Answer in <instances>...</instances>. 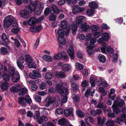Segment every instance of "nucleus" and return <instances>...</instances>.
<instances>
[{"label": "nucleus", "instance_id": "obj_38", "mask_svg": "<svg viewBox=\"0 0 126 126\" xmlns=\"http://www.w3.org/2000/svg\"><path fill=\"white\" fill-rule=\"evenodd\" d=\"M75 66L76 69L79 70L82 69L83 68V66L78 62H77L75 63Z\"/></svg>", "mask_w": 126, "mask_h": 126}, {"label": "nucleus", "instance_id": "obj_8", "mask_svg": "<svg viewBox=\"0 0 126 126\" xmlns=\"http://www.w3.org/2000/svg\"><path fill=\"white\" fill-rule=\"evenodd\" d=\"M69 29H67V31L65 33V35L67 36L69 34V30H72V33L73 34H75L76 33L77 30V26L76 25H71L69 26Z\"/></svg>", "mask_w": 126, "mask_h": 126}, {"label": "nucleus", "instance_id": "obj_17", "mask_svg": "<svg viewBox=\"0 0 126 126\" xmlns=\"http://www.w3.org/2000/svg\"><path fill=\"white\" fill-rule=\"evenodd\" d=\"M28 24L31 25H34L37 23L36 19L34 17L30 18L27 22Z\"/></svg>", "mask_w": 126, "mask_h": 126}, {"label": "nucleus", "instance_id": "obj_33", "mask_svg": "<svg viewBox=\"0 0 126 126\" xmlns=\"http://www.w3.org/2000/svg\"><path fill=\"white\" fill-rule=\"evenodd\" d=\"M96 41V39L94 38H92L90 40V45L89 46L91 47L92 48H93L95 47L94 44Z\"/></svg>", "mask_w": 126, "mask_h": 126}, {"label": "nucleus", "instance_id": "obj_45", "mask_svg": "<svg viewBox=\"0 0 126 126\" xmlns=\"http://www.w3.org/2000/svg\"><path fill=\"white\" fill-rule=\"evenodd\" d=\"M0 52L2 55H6L7 54L8 51L6 48L3 47L1 48Z\"/></svg>", "mask_w": 126, "mask_h": 126}, {"label": "nucleus", "instance_id": "obj_58", "mask_svg": "<svg viewBox=\"0 0 126 126\" xmlns=\"http://www.w3.org/2000/svg\"><path fill=\"white\" fill-rule=\"evenodd\" d=\"M20 29L19 28H13L11 30L12 32L14 34H16L17 33L20 31Z\"/></svg>", "mask_w": 126, "mask_h": 126}, {"label": "nucleus", "instance_id": "obj_29", "mask_svg": "<svg viewBox=\"0 0 126 126\" xmlns=\"http://www.w3.org/2000/svg\"><path fill=\"white\" fill-rule=\"evenodd\" d=\"M39 6H40V8L38 9L36 8V7L35 8V10L34 11H35V13L36 12V14H39L40 13L41 9H43L44 8V5L43 4H40Z\"/></svg>", "mask_w": 126, "mask_h": 126}, {"label": "nucleus", "instance_id": "obj_1", "mask_svg": "<svg viewBox=\"0 0 126 126\" xmlns=\"http://www.w3.org/2000/svg\"><path fill=\"white\" fill-rule=\"evenodd\" d=\"M110 38L109 34L107 32L103 33L102 37L99 38L97 40L98 43H101L102 47L101 48V50L102 52L104 53H109L110 56H111V54H113L114 51L113 49L110 46L106 47V44L104 41H108Z\"/></svg>", "mask_w": 126, "mask_h": 126}, {"label": "nucleus", "instance_id": "obj_18", "mask_svg": "<svg viewBox=\"0 0 126 126\" xmlns=\"http://www.w3.org/2000/svg\"><path fill=\"white\" fill-rule=\"evenodd\" d=\"M59 25L60 27L65 29L68 26V23L66 20H63L61 21Z\"/></svg>", "mask_w": 126, "mask_h": 126}, {"label": "nucleus", "instance_id": "obj_22", "mask_svg": "<svg viewBox=\"0 0 126 126\" xmlns=\"http://www.w3.org/2000/svg\"><path fill=\"white\" fill-rule=\"evenodd\" d=\"M16 76L14 75L12 77V80L14 82H18L20 79V76L18 73L16 72Z\"/></svg>", "mask_w": 126, "mask_h": 126}, {"label": "nucleus", "instance_id": "obj_43", "mask_svg": "<svg viewBox=\"0 0 126 126\" xmlns=\"http://www.w3.org/2000/svg\"><path fill=\"white\" fill-rule=\"evenodd\" d=\"M7 68L5 66H4V69L2 72L0 71V79H1L3 76L6 74L7 72Z\"/></svg>", "mask_w": 126, "mask_h": 126}, {"label": "nucleus", "instance_id": "obj_60", "mask_svg": "<svg viewBox=\"0 0 126 126\" xmlns=\"http://www.w3.org/2000/svg\"><path fill=\"white\" fill-rule=\"evenodd\" d=\"M82 73L83 76L85 77L87 76L88 75V72L87 69H84L82 71Z\"/></svg>", "mask_w": 126, "mask_h": 126}, {"label": "nucleus", "instance_id": "obj_36", "mask_svg": "<svg viewBox=\"0 0 126 126\" xmlns=\"http://www.w3.org/2000/svg\"><path fill=\"white\" fill-rule=\"evenodd\" d=\"M112 107L113 108V111L114 113L117 114L119 113L120 111V110L118 109L117 108V107L116 106L113 104Z\"/></svg>", "mask_w": 126, "mask_h": 126}, {"label": "nucleus", "instance_id": "obj_64", "mask_svg": "<svg viewBox=\"0 0 126 126\" xmlns=\"http://www.w3.org/2000/svg\"><path fill=\"white\" fill-rule=\"evenodd\" d=\"M101 27L102 29L105 30H107L110 29L109 27L105 24H102Z\"/></svg>", "mask_w": 126, "mask_h": 126}, {"label": "nucleus", "instance_id": "obj_5", "mask_svg": "<svg viewBox=\"0 0 126 126\" xmlns=\"http://www.w3.org/2000/svg\"><path fill=\"white\" fill-rule=\"evenodd\" d=\"M65 84L64 82H61V84H58L56 86V90L58 92L61 94V95L64 96L67 94L68 90L66 88H64L61 89L63 84Z\"/></svg>", "mask_w": 126, "mask_h": 126}, {"label": "nucleus", "instance_id": "obj_31", "mask_svg": "<svg viewBox=\"0 0 126 126\" xmlns=\"http://www.w3.org/2000/svg\"><path fill=\"white\" fill-rule=\"evenodd\" d=\"M98 59L100 62L102 63H104L106 61L105 57L102 54L99 55L98 57Z\"/></svg>", "mask_w": 126, "mask_h": 126}, {"label": "nucleus", "instance_id": "obj_7", "mask_svg": "<svg viewBox=\"0 0 126 126\" xmlns=\"http://www.w3.org/2000/svg\"><path fill=\"white\" fill-rule=\"evenodd\" d=\"M58 102H60V99L58 96L56 95L54 96H48L45 99L46 102H49L51 103H53L55 102L56 101Z\"/></svg>", "mask_w": 126, "mask_h": 126}, {"label": "nucleus", "instance_id": "obj_23", "mask_svg": "<svg viewBox=\"0 0 126 126\" xmlns=\"http://www.w3.org/2000/svg\"><path fill=\"white\" fill-rule=\"evenodd\" d=\"M9 86L8 83L6 82H4L0 85L1 89L3 91H5L7 89Z\"/></svg>", "mask_w": 126, "mask_h": 126}, {"label": "nucleus", "instance_id": "obj_24", "mask_svg": "<svg viewBox=\"0 0 126 126\" xmlns=\"http://www.w3.org/2000/svg\"><path fill=\"white\" fill-rule=\"evenodd\" d=\"M18 103L23 106H25L26 104V101L24 98L21 97L18 99Z\"/></svg>", "mask_w": 126, "mask_h": 126}, {"label": "nucleus", "instance_id": "obj_49", "mask_svg": "<svg viewBox=\"0 0 126 126\" xmlns=\"http://www.w3.org/2000/svg\"><path fill=\"white\" fill-rule=\"evenodd\" d=\"M72 12L73 14H76L78 13L77 9L78 6L77 5H73L72 7Z\"/></svg>", "mask_w": 126, "mask_h": 126}, {"label": "nucleus", "instance_id": "obj_61", "mask_svg": "<svg viewBox=\"0 0 126 126\" xmlns=\"http://www.w3.org/2000/svg\"><path fill=\"white\" fill-rule=\"evenodd\" d=\"M25 99L26 101V103L27 102L28 103L30 104L32 102L30 97L28 95H26L25 96Z\"/></svg>", "mask_w": 126, "mask_h": 126}, {"label": "nucleus", "instance_id": "obj_35", "mask_svg": "<svg viewBox=\"0 0 126 126\" xmlns=\"http://www.w3.org/2000/svg\"><path fill=\"white\" fill-rule=\"evenodd\" d=\"M58 41L60 44L62 45H64L65 44L66 42L63 37H58Z\"/></svg>", "mask_w": 126, "mask_h": 126}, {"label": "nucleus", "instance_id": "obj_9", "mask_svg": "<svg viewBox=\"0 0 126 126\" xmlns=\"http://www.w3.org/2000/svg\"><path fill=\"white\" fill-rule=\"evenodd\" d=\"M67 52L71 60H73L75 57L73 47L70 46L67 49Z\"/></svg>", "mask_w": 126, "mask_h": 126}, {"label": "nucleus", "instance_id": "obj_13", "mask_svg": "<svg viewBox=\"0 0 126 126\" xmlns=\"http://www.w3.org/2000/svg\"><path fill=\"white\" fill-rule=\"evenodd\" d=\"M15 71V68L10 65L9 66L8 73L10 76L12 77L14 76Z\"/></svg>", "mask_w": 126, "mask_h": 126}, {"label": "nucleus", "instance_id": "obj_46", "mask_svg": "<svg viewBox=\"0 0 126 126\" xmlns=\"http://www.w3.org/2000/svg\"><path fill=\"white\" fill-rule=\"evenodd\" d=\"M26 62L28 64L32 62V58L29 55H26Z\"/></svg>", "mask_w": 126, "mask_h": 126}, {"label": "nucleus", "instance_id": "obj_11", "mask_svg": "<svg viewBox=\"0 0 126 126\" xmlns=\"http://www.w3.org/2000/svg\"><path fill=\"white\" fill-rule=\"evenodd\" d=\"M86 19L85 17L83 16H77L75 20L76 25L73 24V25H76L80 24L82 22Z\"/></svg>", "mask_w": 126, "mask_h": 126}, {"label": "nucleus", "instance_id": "obj_6", "mask_svg": "<svg viewBox=\"0 0 126 126\" xmlns=\"http://www.w3.org/2000/svg\"><path fill=\"white\" fill-rule=\"evenodd\" d=\"M30 4L26 6L29 13H32V11L35 10V8L37 5V0H30Z\"/></svg>", "mask_w": 126, "mask_h": 126}, {"label": "nucleus", "instance_id": "obj_62", "mask_svg": "<svg viewBox=\"0 0 126 126\" xmlns=\"http://www.w3.org/2000/svg\"><path fill=\"white\" fill-rule=\"evenodd\" d=\"M28 66L30 68H35L36 67L35 64L32 62L28 63Z\"/></svg>", "mask_w": 126, "mask_h": 126}, {"label": "nucleus", "instance_id": "obj_28", "mask_svg": "<svg viewBox=\"0 0 126 126\" xmlns=\"http://www.w3.org/2000/svg\"><path fill=\"white\" fill-rule=\"evenodd\" d=\"M94 10L92 9H89L87 10L86 14L89 16H92L94 14Z\"/></svg>", "mask_w": 126, "mask_h": 126}, {"label": "nucleus", "instance_id": "obj_56", "mask_svg": "<svg viewBox=\"0 0 126 126\" xmlns=\"http://www.w3.org/2000/svg\"><path fill=\"white\" fill-rule=\"evenodd\" d=\"M60 53L61 55V59L63 58L65 59L67 58V55L66 52H64V51H62L61 53Z\"/></svg>", "mask_w": 126, "mask_h": 126}, {"label": "nucleus", "instance_id": "obj_14", "mask_svg": "<svg viewBox=\"0 0 126 126\" xmlns=\"http://www.w3.org/2000/svg\"><path fill=\"white\" fill-rule=\"evenodd\" d=\"M72 66L70 64H65L62 65V70L64 72H67L69 71L72 68Z\"/></svg>", "mask_w": 126, "mask_h": 126}, {"label": "nucleus", "instance_id": "obj_59", "mask_svg": "<svg viewBox=\"0 0 126 126\" xmlns=\"http://www.w3.org/2000/svg\"><path fill=\"white\" fill-rule=\"evenodd\" d=\"M85 119H86V120L87 121L88 120H89V121L92 123H93L94 121L93 119L91 117L89 114H88L87 115L86 118Z\"/></svg>", "mask_w": 126, "mask_h": 126}, {"label": "nucleus", "instance_id": "obj_4", "mask_svg": "<svg viewBox=\"0 0 126 126\" xmlns=\"http://www.w3.org/2000/svg\"><path fill=\"white\" fill-rule=\"evenodd\" d=\"M80 27L81 28L82 30L84 31H88L91 28L93 33L98 31L99 29V27L97 25H93L90 26L87 25V23L85 22H83L81 24H80Z\"/></svg>", "mask_w": 126, "mask_h": 126}, {"label": "nucleus", "instance_id": "obj_41", "mask_svg": "<svg viewBox=\"0 0 126 126\" xmlns=\"http://www.w3.org/2000/svg\"><path fill=\"white\" fill-rule=\"evenodd\" d=\"M99 90L100 92L102 94L101 95V98H102V96H105L107 94V92L102 87H100L99 88Z\"/></svg>", "mask_w": 126, "mask_h": 126}, {"label": "nucleus", "instance_id": "obj_42", "mask_svg": "<svg viewBox=\"0 0 126 126\" xmlns=\"http://www.w3.org/2000/svg\"><path fill=\"white\" fill-rule=\"evenodd\" d=\"M61 56L60 53H55L53 56V59L54 60H60L61 59Z\"/></svg>", "mask_w": 126, "mask_h": 126}, {"label": "nucleus", "instance_id": "obj_47", "mask_svg": "<svg viewBox=\"0 0 126 126\" xmlns=\"http://www.w3.org/2000/svg\"><path fill=\"white\" fill-rule=\"evenodd\" d=\"M7 72L6 74L4 75H3V80L5 81H9L10 79V78L11 77L9 75H8L7 74Z\"/></svg>", "mask_w": 126, "mask_h": 126}, {"label": "nucleus", "instance_id": "obj_16", "mask_svg": "<svg viewBox=\"0 0 126 126\" xmlns=\"http://www.w3.org/2000/svg\"><path fill=\"white\" fill-rule=\"evenodd\" d=\"M58 123L59 125L61 126L65 125L70 124L69 121H66L64 118H62L59 120L58 121Z\"/></svg>", "mask_w": 126, "mask_h": 126}, {"label": "nucleus", "instance_id": "obj_52", "mask_svg": "<svg viewBox=\"0 0 126 126\" xmlns=\"http://www.w3.org/2000/svg\"><path fill=\"white\" fill-rule=\"evenodd\" d=\"M96 107H97L101 109H103L105 110L106 108V106L103 105V103L100 102L97 106Z\"/></svg>", "mask_w": 126, "mask_h": 126}, {"label": "nucleus", "instance_id": "obj_19", "mask_svg": "<svg viewBox=\"0 0 126 126\" xmlns=\"http://www.w3.org/2000/svg\"><path fill=\"white\" fill-rule=\"evenodd\" d=\"M125 103L123 100H121L119 102H116L114 101L113 105L118 107H122L125 105Z\"/></svg>", "mask_w": 126, "mask_h": 126}, {"label": "nucleus", "instance_id": "obj_63", "mask_svg": "<svg viewBox=\"0 0 126 126\" xmlns=\"http://www.w3.org/2000/svg\"><path fill=\"white\" fill-rule=\"evenodd\" d=\"M47 87V85L45 82H42L40 84V88L42 90H44Z\"/></svg>", "mask_w": 126, "mask_h": 126}, {"label": "nucleus", "instance_id": "obj_37", "mask_svg": "<svg viewBox=\"0 0 126 126\" xmlns=\"http://www.w3.org/2000/svg\"><path fill=\"white\" fill-rule=\"evenodd\" d=\"M43 58L45 60L48 62H51L53 60L52 57L51 56L48 55H44L43 56Z\"/></svg>", "mask_w": 126, "mask_h": 126}, {"label": "nucleus", "instance_id": "obj_12", "mask_svg": "<svg viewBox=\"0 0 126 126\" xmlns=\"http://www.w3.org/2000/svg\"><path fill=\"white\" fill-rule=\"evenodd\" d=\"M27 9L26 8V11L22 10L20 13V15L21 16L24 18L27 19L29 17V15L28 14V13H29L28 12V11Z\"/></svg>", "mask_w": 126, "mask_h": 126}, {"label": "nucleus", "instance_id": "obj_34", "mask_svg": "<svg viewBox=\"0 0 126 126\" xmlns=\"http://www.w3.org/2000/svg\"><path fill=\"white\" fill-rule=\"evenodd\" d=\"M115 121L119 124H120V122H122L125 123L126 125V119H122L120 117H118L116 119Z\"/></svg>", "mask_w": 126, "mask_h": 126}, {"label": "nucleus", "instance_id": "obj_27", "mask_svg": "<svg viewBox=\"0 0 126 126\" xmlns=\"http://www.w3.org/2000/svg\"><path fill=\"white\" fill-rule=\"evenodd\" d=\"M1 38L2 40L6 44H8L10 43L9 41L7 39L6 34L3 33L1 35Z\"/></svg>", "mask_w": 126, "mask_h": 126}, {"label": "nucleus", "instance_id": "obj_20", "mask_svg": "<svg viewBox=\"0 0 126 126\" xmlns=\"http://www.w3.org/2000/svg\"><path fill=\"white\" fill-rule=\"evenodd\" d=\"M71 91L72 92H75L78 90L79 85L75 83H73L71 84Z\"/></svg>", "mask_w": 126, "mask_h": 126}, {"label": "nucleus", "instance_id": "obj_30", "mask_svg": "<svg viewBox=\"0 0 126 126\" xmlns=\"http://www.w3.org/2000/svg\"><path fill=\"white\" fill-rule=\"evenodd\" d=\"M55 76L57 77L58 78L59 77L61 78H64L65 77L64 73L62 71L60 72L59 73L56 72Z\"/></svg>", "mask_w": 126, "mask_h": 126}, {"label": "nucleus", "instance_id": "obj_26", "mask_svg": "<svg viewBox=\"0 0 126 126\" xmlns=\"http://www.w3.org/2000/svg\"><path fill=\"white\" fill-rule=\"evenodd\" d=\"M97 119L98 121V125L101 126L104 124L106 120V119L104 118H103L102 120L100 117H97Z\"/></svg>", "mask_w": 126, "mask_h": 126}, {"label": "nucleus", "instance_id": "obj_51", "mask_svg": "<svg viewBox=\"0 0 126 126\" xmlns=\"http://www.w3.org/2000/svg\"><path fill=\"white\" fill-rule=\"evenodd\" d=\"M81 85L83 87H86L89 85V82L87 80H84L81 82Z\"/></svg>", "mask_w": 126, "mask_h": 126}, {"label": "nucleus", "instance_id": "obj_15", "mask_svg": "<svg viewBox=\"0 0 126 126\" xmlns=\"http://www.w3.org/2000/svg\"><path fill=\"white\" fill-rule=\"evenodd\" d=\"M64 114L66 117H68L70 115L73 116V109L72 108H69L68 109H66L64 111Z\"/></svg>", "mask_w": 126, "mask_h": 126}, {"label": "nucleus", "instance_id": "obj_44", "mask_svg": "<svg viewBox=\"0 0 126 126\" xmlns=\"http://www.w3.org/2000/svg\"><path fill=\"white\" fill-rule=\"evenodd\" d=\"M20 93H19V95H22L23 94H25L28 92V90L26 88H21L20 89Z\"/></svg>", "mask_w": 126, "mask_h": 126}, {"label": "nucleus", "instance_id": "obj_53", "mask_svg": "<svg viewBox=\"0 0 126 126\" xmlns=\"http://www.w3.org/2000/svg\"><path fill=\"white\" fill-rule=\"evenodd\" d=\"M76 113L80 117H83L84 114V113L80 110H77L76 111Z\"/></svg>", "mask_w": 126, "mask_h": 126}, {"label": "nucleus", "instance_id": "obj_3", "mask_svg": "<svg viewBox=\"0 0 126 126\" xmlns=\"http://www.w3.org/2000/svg\"><path fill=\"white\" fill-rule=\"evenodd\" d=\"M3 26L4 28H7L12 24L13 27H17L18 24L16 18L11 15H9L5 17L3 20Z\"/></svg>", "mask_w": 126, "mask_h": 126}, {"label": "nucleus", "instance_id": "obj_40", "mask_svg": "<svg viewBox=\"0 0 126 126\" xmlns=\"http://www.w3.org/2000/svg\"><path fill=\"white\" fill-rule=\"evenodd\" d=\"M72 97L74 103L79 102L80 101V99L79 96H76L74 94H72Z\"/></svg>", "mask_w": 126, "mask_h": 126}, {"label": "nucleus", "instance_id": "obj_55", "mask_svg": "<svg viewBox=\"0 0 126 126\" xmlns=\"http://www.w3.org/2000/svg\"><path fill=\"white\" fill-rule=\"evenodd\" d=\"M113 55V56L112 59V61L114 63H116L117 61L118 58V54L117 53H115Z\"/></svg>", "mask_w": 126, "mask_h": 126}, {"label": "nucleus", "instance_id": "obj_25", "mask_svg": "<svg viewBox=\"0 0 126 126\" xmlns=\"http://www.w3.org/2000/svg\"><path fill=\"white\" fill-rule=\"evenodd\" d=\"M89 6L95 9L98 7V4L94 1H92L89 2Z\"/></svg>", "mask_w": 126, "mask_h": 126}, {"label": "nucleus", "instance_id": "obj_2", "mask_svg": "<svg viewBox=\"0 0 126 126\" xmlns=\"http://www.w3.org/2000/svg\"><path fill=\"white\" fill-rule=\"evenodd\" d=\"M60 12L59 9L54 4L47 8L44 11L45 14L46 16L49 13L52 14L49 17V19L50 21H54L56 19V16L54 14H58Z\"/></svg>", "mask_w": 126, "mask_h": 126}, {"label": "nucleus", "instance_id": "obj_50", "mask_svg": "<svg viewBox=\"0 0 126 126\" xmlns=\"http://www.w3.org/2000/svg\"><path fill=\"white\" fill-rule=\"evenodd\" d=\"M90 83L92 87H94L95 86L94 79V78L91 76L90 77Z\"/></svg>", "mask_w": 126, "mask_h": 126}, {"label": "nucleus", "instance_id": "obj_21", "mask_svg": "<svg viewBox=\"0 0 126 126\" xmlns=\"http://www.w3.org/2000/svg\"><path fill=\"white\" fill-rule=\"evenodd\" d=\"M56 34L59 37H64L65 35V32L63 29L59 28Z\"/></svg>", "mask_w": 126, "mask_h": 126}, {"label": "nucleus", "instance_id": "obj_39", "mask_svg": "<svg viewBox=\"0 0 126 126\" xmlns=\"http://www.w3.org/2000/svg\"><path fill=\"white\" fill-rule=\"evenodd\" d=\"M87 48L88 49H87V51L88 54L89 56H91L94 53V51L92 50L93 48H92L91 47H89V46L87 47Z\"/></svg>", "mask_w": 126, "mask_h": 126}, {"label": "nucleus", "instance_id": "obj_54", "mask_svg": "<svg viewBox=\"0 0 126 126\" xmlns=\"http://www.w3.org/2000/svg\"><path fill=\"white\" fill-rule=\"evenodd\" d=\"M114 124V122L110 120L108 121L106 123V125L107 126H113Z\"/></svg>", "mask_w": 126, "mask_h": 126}, {"label": "nucleus", "instance_id": "obj_32", "mask_svg": "<svg viewBox=\"0 0 126 126\" xmlns=\"http://www.w3.org/2000/svg\"><path fill=\"white\" fill-rule=\"evenodd\" d=\"M52 78V74L50 72H47L45 74V78L47 80H50Z\"/></svg>", "mask_w": 126, "mask_h": 126}, {"label": "nucleus", "instance_id": "obj_48", "mask_svg": "<svg viewBox=\"0 0 126 126\" xmlns=\"http://www.w3.org/2000/svg\"><path fill=\"white\" fill-rule=\"evenodd\" d=\"M10 89L11 91L13 92H20V90L19 88L16 86L15 85L14 86H13Z\"/></svg>", "mask_w": 126, "mask_h": 126}, {"label": "nucleus", "instance_id": "obj_57", "mask_svg": "<svg viewBox=\"0 0 126 126\" xmlns=\"http://www.w3.org/2000/svg\"><path fill=\"white\" fill-rule=\"evenodd\" d=\"M32 72L36 76L39 78H41V74L37 71L36 70H33Z\"/></svg>", "mask_w": 126, "mask_h": 126}, {"label": "nucleus", "instance_id": "obj_10", "mask_svg": "<svg viewBox=\"0 0 126 126\" xmlns=\"http://www.w3.org/2000/svg\"><path fill=\"white\" fill-rule=\"evenodd\" d=\"M24 62V60L22 57L20 58L17 61V65L20 69H22L24 68V66L22 64Z\"/></svg>", "mask_w": 126, "mask_h": 126}]
</instances>
